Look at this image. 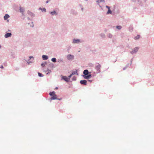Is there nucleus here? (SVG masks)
<instances>
[{"label":"nucleus","mask_w":154,"mask_h":154,"mask_svg":"<svg viewBox=\"0 0 154 154\" xmlns=\"http://www.w3.org/2000/svg\"><path fill=\"white\" fill-rule=\"evenodd\" d=\"M38 75L39 77H43V75L42 74V73L38 72Z\"/></svg>","instance_id":"bb28decb"},{"label":"nucleus","mask_w":154,"mask_h":154,"mask_svg":"<svg viewBox=\"0 0 154 154\" xmlns=\"http://www.w3.org/2000/svg\"><path fill=\"white\" fill-rule=\"evenodd\" d=\"M51 0H47V1H46V3H48L49 2H50L51 1Z\"/></svg>","instance_id":"f704fd0d"},{"label":"nucleus","mask_w":154,"mask_h":154,"mask_svg":"<svg viewBox=\"0 0 154 154\" xmlns=\"http://www.w3.org/2000/svg\"><path fill=\"white\" fill-rule=\"evenodd\" d=\"M58 62H63V59H60L59 60Z\"/></svg>","instance_id":"2f4dec72"},{"label":"nucleus","mask_w":154,"mask_h":154,"mask_svg":"<svg viewBox=\"0 0 154 154\" xmlns=\"http://www.w3.org/2000/svg\"><path fill=\"white\" fill-rule=\"evenodd\" d=\"M20 11L21 13H22L23 15V12L24 11V8L23 7H20Z\"/></svg>","instance_id":"ddd939ff"},{"label":"nucleus","mask_w":154,"mask_h":154,"mask_svg":"<svg viewBox=\"0 0 154 154\" xmlns=\"http://www.w3.org/2000/svg\"><path fill=\"white\" fill-rule=\"evenodd\" d=\"M106 8H108V10H109V9H110V7H109V6H107V5H106Z\"/></svg>","instance_id":"72a5a7b5"},{"label":"nucleus","mask_w":154,"mask_h":154,"mask_svg":"<svg viewBox=\"0 0 154 154\" xmlns=\"http://www.w3.org/2000/svg\"><path fill=\"white\" fill-rule=\"evenodd\" d=\"M80 83L82 85H87V81L85 80H83L80 81Z\"/></svg>","instance_id":"f8f14e48"},{"label":"nucleus","mask_w":154,"mask_h":154,"mask_svg":"<svg viewBox=\"0 0 154 154\" xmlns=\"http://www.w3.org/2000/svg\"><path fill=\"white\" fill-rule=\"evenodd\" d=\"M55 94V92L54 91H53L52 92H51L49 93V95L51 96H52L53 95Z\"/></svg>","instance_id":"a211bd4d"},{"label":"nucleus","mask_w":154,"mask_h":154,"mask_svg":"<svg viewBox=\"0 0 154 154\" xmlns=\"http://www.w3.org/2000/svg\"><path fill=\"white\" fill-rule=\"evenodd\" d=\"M100 35L103 38H104L105 37V35L103 33H101Z\"/></svg>","instance_id":"aec40b11"},{"label":"nucleus","mask_w":154,"mask_h":154,"mask_svg":"<svg viewBox=\"0 0 154 154\" xmlns=\"http://www.w3.org/2000/svg\"><path fill=\"white\" fill-rule=\"evenodd\" d=\"M80 7L81 8V10L83 11V9H84V8L81 5H80Z\"/></svg>","instance_id":"c756f323"},{"label":"nucleus","mask_w":154,"mask_h":154,"mask_svg":"<svg viewBox=\"0 0 154 154\" xmlns=\"http://www.w3.org/2000/svg\"><path fill=\"white\" fill-rule=\"evenodd\" d=\"M88 81L90 82H92V80H88Z\"/></svg>","instance_id":"ea45409f"},{"label":"nucleus","mask_w":154,"mask_h":154,"mask_svg":"<svg viewBox=\"0 0 154 154\" xmlns=\"http://www.w3.org/2000/svg\"><path fill=\"white\" fill-rule=\"evenodd\" d=\"M58 87H57L55 88V89H58Z\"/></svg>","instance_id":"79ce46f5"},{"label":"nucleus","mask_w":154,"mask_h":154,"mask_svg":"<svg viewBox=\"0 0 154 154\" xmlns=\"http://www.w3.org/2000/svg\"><path fill=\"white\" fill-rule=\"evenodd\" d=\"M132 29V27H129V30H131Z\"/></svg>","instance_id":"c9c22d12"},{"label":"nucleus","mask_w":154,"mask_h":154,"mask_svg":"<svg viewBox=\"0 0 154 154\" xmlns=\"http://www.w3.org/2000/svg\"><path fill=\"white\" fill-rule=\"evenodd\" d=\"M139 49V47H137L134 48L133 49H132V51H130V53L132 54H136L138 51Z\"/></svg>","instance_id":"20e7f679"},{"label":"nucleus","mask_w":154,"mask_h":154,"mask_svg":"<svg viewBox=\"0 0 154 154\" xmlns=\"http://www.w3.org/2000/svg\"><path fill=\"white\" fill-rule=\"evenodd\" d=\"M49 65L50 67H52L54 66V64L53 63H50Z\"/></svg>","instance_id":"473e14b6"},{"label":"nucleus","mask_w":154,"mask_h":154,"mask_svg":"<svg viewBox=\"0 0 154 154\" xmlns=\"http://www.w3.org/2000/svg\"><path fill=\"white\" fill-rule=\"evenodd\" d=\"M122 26H116V28L119 30H120L122 29Z\"/></svg>","instance_id":"a878e982"},{"label":"nucleus","mask_w":154,"mask_h":154,"mask_svg":"<svg viewBox=\"0 0 154 154\" xmlns=\"http://www.w3.org/2000/svg\"><path fill=\"white\" fill-rule=\"evenodd\" d=\"M112 11H111V10L110 9H109L108 10V11L107 12V13H106V14H112Z\"/></svg>","instance_id":"393cba45"},{"label":"nucleus","mask_w":154,"mask_h":154,"mask_svg":"<svg viewBox=\"0 0 154 154\" xmlns=\"http://www.w3.org/2000/svg\"><path fill=\"white\" fill-rule=\"evenodd\" d=\"M27 13L28 14H29L32 17L34 16V14L29 11H27Z\"/></svg>","instance_id":"dca6fc26"},{"label":"nucleus","mask_w":154,"mask_h":154,"mask_svg":"<svg viewBox=\"0 0 154 154\" xmlns=\"http://www.w3.org/2000/svg\"><path fill=\"white\" fill-rule=\"evenodd\" d=\"M51 96V97L50 99V100H56L57 99V96L56 94Z\"/></svg>","instance_id":"9d476101"},{"label":"nucleus","mask_w":154,"mask_h":154,"mask_svg":"<svg viewBox=\"0 0 154 154\" xmlns=\"http://www.w3.org/2000/svg\"><path fill=\"white\" fill-rule=\"evenodd\" d=\"M83 76L85 79H88L91 78V73H89V74L86 76L83 75Z\"/></svg>","instance_id":"0eeeda50"},{"label":"nucleus","mask_w":154,"mask_h":154,"mask_svg":"<svg viewBox=\"0 0 154 154\" xmlns=\"http://www.w3.org/2000/svg\"><path fill=\"white\" fill-rule=\"evenodd\" d=\"M96 2L99 6L101 8V9H102V7L101 5H100V2H105V0H96Z\"/></svg>","instance_id":"6e6552de"},{"label":"nucleus","mask_w":154,"mask_h":154,"mask_svg":"<svg viewBox=\"0 0 154 154\" xmlns=\"http://www.w3.org/2000/svg\"><path fill=\"white\" fill-rule=\"evenodd\" d=\"M39 9L41 10L42 11V12H46V9L45 8H39Z\"/></svg>","instance_id":"6ab92c4d"},{"label":"nucleus","mask_w":154,"mask_h":154,"mask_svg":"<svg viewBox=\"0 0 154 154\" xmlns=\"http://www.w3.org/2000/svg\"><path fill=\"white\" fill-rule=\"evenodd\" d=\"M126 69V67H124V68H123V70H125V69Z\"/></svg>","instance_id":"58836bf2"},{"label":"nucleus","mask_w":154,"mask_h":154,"mask_svg":"<svg viewBox=\"0 0 154 154\" xmlns=\"http://www.w3.org/2000/svg\"><path fill=\"white\" fill-rule=\"evenodd\" d=\"M101 67V65L99 63H97L96 64L95 66V69L97 70V73H99L100 72V70Z\"/></svg>","instance_id":"f03ea898"},{"label":"nucleus","mask_w":154,"mask_h":154,"mask_svg":"<svg viewBox=\"0 0 154 154\" xmlns=\"http://www.w3.org/2000/svg\"><path fill=\"white\" fill-rule=\"evenodd\" d=\"M4 68L3 65H1L0 66V68H1V69H3Z\"/></svg>","instance_id":"e433bc0d"},{"label":"nucleus","mask_w":154,"mask_h":154,"mask_svg":"<svg viewBox=\"0 0 154 154\" xmlns=\"http://www.w3.org/2000/svg\"><path fill=\"white\" fill-rule=\"evenodd\" d=\"M89 73H91V72H89L87 69L85 70L83 72L84 76H86L88 75Z\"/></svg>","instance_id":"1a4fd4ad"},{"label":"nucleus","mask_w":154,"mask_h":154,"mask_svg":"<svg viewBox=\"0 0 154 154\" xmlns=\"http://www.w3.org/2000/svg\"><path fill=\"white\" fill-rule=\"evenodd\" d=\"M46 62L42 63L41 64V66L42 67H44L46 64Z\"/></svg>","instance_id":"cd10ccee"},{"label":"nucleus","mask_w":154,"mask_h":154,"mask_svg":"<svg viewBox=\"0 0 154 154\" xmlns=\"http://www.w3.org/2000/svg\"><path fill=\"white\" fill-rule=\"evenodd\" d=\"M72 74H71L69 75L68 76V79L69 80V79H70V78L72 76Z\"/></svg>","instance_id":"7c9ffc66"},{"label":"nucleus","mask_w":154,"mask_h":154,"mask_svg":"<svg viewBox=\"0 0 154 154\" xmlns=\"http://www.w3.org/2000/svg\"><path fill=\"white\" fill-rule=\"evenodd\" d=\"M76 77L75 76H74L72 77V81H75L76 80Z\"/></svg>","instance_id":"c85d7f7f"},{"label":"nucleus","mask_w":154,"mask_h":154,"mask_svg":"<svg viewBox=\"0 0 154 154\" xmlns=\"http://www.w3.org/2000/svg\"><path fill=\"white\" fill-rule=\"evenodd\" d=\"M71 74H72V75L75 74L78 75V74L77 73V70H76V71H73Z\"/></svg>","instance_id":"4be33fe9"},{"label":"nucleus","mask_w":154,"mask_h":154,"mask_svg":"<svg viewBox=\"0 0 154 154\" xmlns=\"http://www.w3.org/2000/svg\"><path fill=\"white\" fill-rule=\"evenodd\" d=\"M140 36L139 35H137L136 36L134 37V39L135 40L138 39L140 38Z\"/></svg>","instance_id":"412c9836"},{"label":"nucleus","mask_w":154,"mask_h":154,"mask_svg":"<svg viewBox=\"0 0 154 154\" xmlns=\"http://www.w3.org/2000/svg\"><path fill=\"white\" fill-rule=\"evenodd\" d=\"M61 98H60V99L57 98V100H61Z\"/></svg>","instance_id":"a19ab883"},{"label":"nucleus","mask_w":154,"mask_h":154,"mask_svg":"<svg viewBox=\"0 0 154 154\" xmlns=\"http://www.w3.org/2000/svg\"><path fill=\"white\" fill-rule=\"evenodd\" d=\"M10 17L9 15L8 14H6L5 16H4V18L5 20H7L8 18Z\"/></svg>","instance_id":"f3484780"},{"label":"nucleus","mask_w":154,"mask_h":154,"mask_svg":"<svg viewBox=\"0 0 154 154\" xmlns=\"http://www.w3.org/2000/svg\"><path fill=\"white\" fill-rule=\"evenodd\" d=\"M33 57L32 56H30L29 57V59L28 60H26L27 62V63L28 64H30L31 63H32L33 61Z\"/></svg>","instance_id":"39448f33"},{"label":"nucleus","mask_w":154,"mask_h":154,"mask_svg":"<svg viewBox=\"0 0 154 154\" xmlns=\"http://www.w3.org/2000/svg\"><path fill=\"white\" fill-rule=\"evenodd\" d=\"M82 40L77 38H74L72 39V43L73 44H79L83 42Z\"/></svg>","instance_id":"f257e3e1"},{"label":"nucleus","mask_w":154,"mask_h":154,"mask_svg":"<svg viewBox=\"0 0 154 154\" xmlns=\"http://www.w3.org/2000/svg\"><path fill=\"white\" fill-rule=\"evenodd\" d=\"M51 60L54 63H55L56 62V59L55 58H53L51 59Z\"/></svg>","instance_id":"b1692460"},{"label":"nucleus","mask_w":154,"mask_h":154,"mask_svg":"<svg viewBox=\"0 0 154 154\" xmlns=\"http://www.w3.org/2000/svg\"><path fill=\"white\" fill-rule=\"evenodd\" d=\"M47 71H48L49 73L51 72V71L49 69H48Z\"/></svg>","instance_id":"4c0bfd02"},{"label":"nucleus","mask_w":154,"mask_h":154,"mask_svg":"<svg viewBox=\"0 0 154 154\" xmlns=\"http://www.w3.org/2000/svg\"><path fill=\"white\" fill-rule=\"evenodd\" d=\"M12 35V34L11 33H6L5 35V37L7 38L8 37H11Z\"/></svg>","instance_id":"9b49d317"},{"label":"nucleus","mask_w":154,"mask_h":154,"mask_svg":"<svg viewBox=\"0 0 154 154\" xmlns=\"http://www.w3.org/2000/svg\"><path fill=\"white\" fill-rule=\"evenodd\" d=\"M62 77V80H63L65 81L66 82H68L69 81V80L68 79V78L66 76H62L61 75Z\"/></svg>","instance_id":"423d86ee"},{"label":"nucleus","mask_w":154,"mask_h":154,"mask_svg":"<svg viewBox=\"0 0 154 154\" xmlns=\"http://www.w3.org/2000/svg\"><path fill=\"white\" fill-rule=\"evenodd\" d=\"M66 58L69 61H72L74 59L75 56L73 55L68 54L66 56Z\"/></svg>","instance_id":"7ed1b4c3"},{"label":"nucleus","mask_w":154,"mask_h":154,"mask_svg":"<svg viewBox=\"0 0 154 154\" xmlns=\"http://www.w3.org/2000/svg\"><path fill=\"white\" fill-rule=\"evenodd\" d=\"M42 59L44 60H46L48 59V57L47 55H43L42 56Z\"/></svg>","instance_id":"2eb2a0df"},{"label":"nucleus","mask_w":154,"mask_h":154,"mask_svg":"<svg viewBox=\"0 0 154 154\" xmlns=\"http://www.w3.org/2000/svg\"><path fill=\"white\" fill-rule=\"evenodd\" d=\"M107 36L108 38H111L112 37V35L111 33H109L107 35Z\"/></svg>","instance_id":"5701e85b"},{"label":"nucleus","mask_w":154,"mask_h":154,"mask_svg":"<svg viewBox=\"0 0 154 154\" xmlns=\"http://www.w3.org/2000/svg\"><path fill=\"white\" fill-rule=\"evenodd\" d=\"M50 13L52 15H57V12L55 11H51L50 12Z\"/></svg>","instance_id":"4468645a"}]
</instances>
